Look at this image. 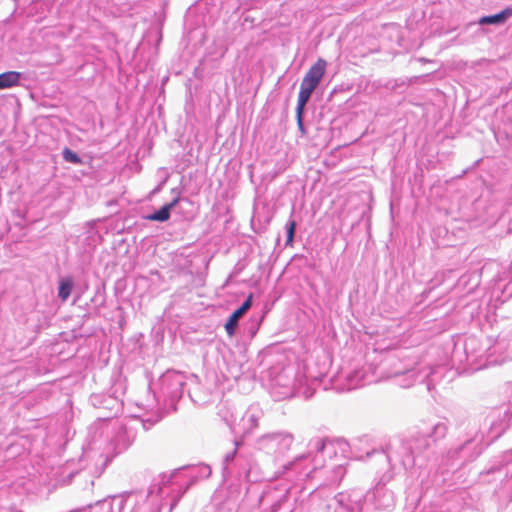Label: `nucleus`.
<instances>
[{
  "mask_svg": "<svg viewBox=\"0 0 512 512\" xmlns=\"http://www.w3.org/2000/svg\"><path fill=\"white\" fill-rule=\"evenodd\" d=\"M178 202H179V197L174 198L170 203L161 207L160 210L148 215L146 217V219L150 220V221H158V222L167 221L170 218L171 210L178 204Z\"/></svg>",
  "mask_w": 512,
  "mask_h": 512,
  "instance_id": "nucleus-14",
  "label": "nucleus"
},
{
  "mask_svg": "<svg viewBox=\"0 0 512 512\" xmlns=\"http://www.w3.org/2000/svg\"><path fill=\"white\" fill-rule=\"evenodd\" d=\"M337 471H338L339 474L343 475L344 469H343L342 465H338Z\"/></svg>",
  "mask_w": 512,
  "mask_h": 512,
  "instance_id": "nucleus-24",
  "label": "nucleus"
},
{
  "mask_svg": "<svg viewBox=\"0 0 512 512\" xmlns=\"http://www.w3.org/2000/svg\"><path fill=\"white\" fill-rule=\"evenodd\" d=\"M159 384L161 393L171 401H175L183 395L186 377L177 371H167L161 376Z\"/></svg>",
  "mask_w": 512,
  "mask_h": 512,
  "instance_id": "nucleus-8",
  "label": "nucleus"
},
{
  "mask_svg": "<svg viewBox=\"0 0 512 512\" xmlns=\"http://www.w3.org/2000/svg\"><path fill=\"white\" fill-rule=\"evenodd\" d=\"M263 415V410L258 405L249 406L238 423V432L244 436L253 433L258 428L259 421Z\"/></svg>",
  "mask_w": 512,
  "mask_h": 512,
  "instance_id": "nucleus-9",
  "label": "nucleus"
},
{
  "mask_svg": "<svg viewBox=\"0 0 512 512\" xmlns=\"http://www.w3.org/2000/svg\"><path fill=\"white\" fill-rule=\"evenodd\" d=\"M372 494L377 509L389 510L394 506V494L384 486H376Z\"/></svg>",
  "mask_w": 512,
  "mask_h": 512,
  "instance_id": "nucleus-11",
  "label": "nucleus"
},
{
  "mask_svg": "<svg viewBox=\"0 0 512 512\" xmlns=\"http://www.w3.org/2000/svg\"><path fill=\"white\" fill-rule=\"evenodd\" d=\"M361 496L355 493H338L320 500L311 512H361Z\"/></svg>",
  "mask_w": 512,
  "mask_h": 512,
  "instance_id": "nucleus-4",
  "label": "nucleus"
},
{
  "mask_svg": "<svg viewBox=\"0 0 512 512\" xmlns=\"http://www.w3.org/2000/svg\"><path fill=\"white\" fill-rule=\"evenodd\" d=\"M310 451L297 456L284 466L285 470H295L299 474L309 476L310 473L325 465V457L336 454V446L331 441L317 438L310 442Z\"/></svg>",
  "mask_w": 512,
  "mask_h": 512,
  "instance_id": "nucleus-2",
  "label": "nucleus"
},
{
  "mask_svg": "<svg viewBox=\"0 0 512 512\" xmlns=\"http://www.w3.org/2000/svg\"><path fill=\"white\" fill-rule=\"evenodd\" d=\"M387 377H394V378H396V383L399 386H401L403 388H409L420 378V375L413 368V369H407L406 371H394L393 373L389 374Z\"/></svg>",
  "mask_w": 512,
  "mask_h": 512,
  "instance_id": "nucleus-12",
  "label": "nucleus"
},
{
  "mask_svg": "<svg viewBox=\"0 0 512 512\" xmlns=\"http://www.w3.org/2000/svg\"><path fill=\"white\" fill-rule=\"evenodd\" d=\"M236 450H237V448H234V450L232 452L227 453L225 455V457H224L225 463H229V462H231L234 459L235 454H236Z\"/></svg>",
  "mask_w": 512,
  "mask_h": 512,
  "instance_id": "nucleus-22",
  "label": "nucleus"
},
{
  "mask_svg": "<svg viewBox=\"0 0 512 512\" xmlns=\"http://www.w3.org/2000/svg\"><path fill=\"white\" fill-rule=\"evenodd\" d=\"M201 474L204 476V477H208L210 474H211V469L209 466H203L201 468Z\"/></svg>",
  "mask_w": 512,
  "mask_h": 512,
  "instance_id": "nucleus-23",
  "label": "nucleus"
},
{
  "mask_svg": "<svg viewBox=\"0 0 512 512\" xmlns=\"http://www.w3.org/2000/svg\"><path fill=\"white\" fill-rule=\"evenodd\" d=\"M173 475H160L158 478L154 479L153 483L151 484L148 494L149 495H162L163 488L166 487L172 479Z\"/></svg>",
  "mask_w": 512,
  "mask_h": 512,
  "instance_id": "nucleus-16",
  "label": "nucleus"
},
{
  "mask_svg": "<svg viewBox=\"0 0 512 512\" xmlns=\"http://www.w3.org/2000/svg\"><path fill=\"white\" fill-rule=\"evenodd\" d=\"M21 79V73L8 71L0 74V90L17 86Z\"/></svg>",
  "mask_w": 512,
  "mask_h": 512,
  "instance_id": "nucleus-15",
  "label": "nucleus"
},
{
  "mask_svg": "<svg viewBox=\"0 0 512 512\" xmlns=\"http://www.w3.org/2000/svg\"><path fill=\"white\" fill-rule=\"evenodd\" d=\"M143 427H144V429H148V427L146 426V422L145 421L143 422Z\"/></svg>",
  "mask_w": 512,
  "mask_h": 512,
  "instance_id": "nucleus-26",
  "label": "nucleus"
},
{
  "mask_svg": "<svg viewBox=\"0 0 512 512\" xmlns=\"http://www.w3.org/2000/svg\"><path fill=\"white\" fill-rule=\"evenodd\" d=\"M305 106L306 105H300V103L297 102V107H296L297 126L302 135L305 134V128H304V124H303V111H304Z\"/></svg>",
  "mask_w": 512,
  "mask_h": 512,
  "instance_id": "nucleus-19",
  "label": "nucleus"
},
{
  "mask_svg": "<svg viewBox=\"0 0 512 512\" xmlns=\"http://www.w3.org/2000/svg\"><path fill=\"white\" fill-rule=\"evenodd\" d=\"M295 228H296V222L294 220H289L286 224L287 243H290L293 241Z\"/></svg>",
  "mask_w": 512,
  "mask_h": 512,
  "instance_id": "nucleus-21",
  "label": "nucleus"
},
{
  "mask_svg": "<svg viewBox=\"0 0 512 512\" xmlns=\"http://www.w3.org/2000/svg\"><path fill=\"white\" fill-rule=\"evenodd\" d=\"M253 295L250 294L247 299L242 303V305L235 310L232 315L229 317L228 321L225 324V330L227 334L232 337L235 334V330L238 326V322L240 318L251 308L252 306Z\"/></svg>",
  "mask_w": 512,
  "mask_h": 512,
  "instance_id": "nucleus-10",
  "label": "nucleus"
},
{
  "mask_svg": "<svg viewBox=\"0 0 512 512\" xmlns=\"http://www.w3.org/2000/svg\"><path fill=\"white\" fill-rule=\"evenodd\" d=\"M294 437L287 431L267 433L259 437L256 446L259 450L271 455H283L293 444Z\"/></svg>",
  "mask_w": 512,
  "mask_h": 512,
  "instance_id": "nucleus-6",
  "label": "nucleus"
},
{
  "mask_svg": "<svg viewBox=\"0 0 512 512\" xmlns=\"http://www.w3.org/2000/svg\"><path fill=\"white\" fill-rule=\"evenodd\" d=\"M327 63L324 59H318L305 74L298 94L297 102L300 105H306L313 91L319 85L326 71Z\"/></svg>",
  "mask_w": 512,
  "mask_h": 512,
  "instance_id": "nucleus-7",
  "label": "nucleus"
},
{
  "mask_svg": "<svg viewBox=\"0 0 512 512\" xmlns=\"http://www.w3.org/2000/svg\"><path fill=\"white\" fill-rule=\"evenodd\" d=\"M73 280L71 277L62 278L59 282L58 296L62 301H66L73 289Z\"/></svg>",
  "mask_w": 512,
  "mask_h": 512,
  "instance_id": "nucleus-18",
  "label": "nucleus"
},
{
  "mask_svg": "<svg viewBox=\"0 0 512 512\" xmlns=\"http://www.w3.org/2000/svg\"><path fill=\"white\" fill-rule=\"evenodd\" d=\"M512 17V7H508L495 15L483 16L478 20L480 25H501Z\"/></svg>",
  "mask_w": 512,
  "mask_h": 512,
  "instance_id": "nucleus-13",
  "label": "nucleus"
},
{
  "mask_svg": "<svg viewBox=\"0 0 512 512\" xmlns=\"http://www.w3.org/2000/svg\"><path fill=\"white\" fill-rule=\"evenodd\" d=\"M62 155H63V159L66 162L73 163V164L81 163L80 157L75 152L70 150L69 148H65L62 152Z\"/></svg>",
  "mask_w": 512,
  "mask_h": 512,
  "instance_id": "nucleus-20",
  "label": "nucleus"
},
{
  "mask_svg": "<svg viewBox=\"0 0 512 512\" xmlns=\"http://www.w3.org/2000/svg\"><path fill=\"white\" fill-rule=\"evenodd\" d=\"M379 378L375 376L371 366H363L347 372H341L335 379V388L339 391H350L374 382Z\"/></svg>",
  "mask_w": 512,
  "mask_h": 512,
  "instance_id": "nucleus-5",
  "label": "nucleus"
},
{
  "mask_svg": "<svg viewBox=\"0 0 512 512\" xmlns=\"http://www.w3.org/2000/svg\"><path fill=\"white\" fill-rule=\"evenodd\" d=\"M319 494H320V492H318V493H316V494H314V495H313V498H312V499H313V501H315L316 497H317Z\"/></svg>",
  "mask_w": 512,
  "mask_h": 512,
  "instance_id": "nucleus-25",
  "label": "nucleus"
},
{
  "mask_svg": "<svg viewBox=\"0 0 512 512\" xmlns=\"http://www.w3.org/2000/svg\"><path fill=\"white\" fill-rule=\"evenodd\" d=\"M448 431L447 423L439 421L435 423L429 431L418 433L410 439L402 442L395 451L405 469L413 467L416 458L431 444L437 443L443 439Z\"/></svg>",
  "mask_w": 512,
  "mask_h": 512,
  "instance_id": "nucleus-1",
  "label": "nucleus"
},
{
  "mask_svg": "<svg viewBox=\"0 0 512 512\" xmlns=\"http://www.w3.org/2000/svg\"><path fill=\"white\" fill-rule=\"evenodd\" d=\"M305 377L295 374L293 371H283L275 379L271 387V395L275 400L281 401L293 396H304L308 398L312 392L304 388Z\"/></svg>",
  "mask_w": 512,
  "mask_h": 512,
  "instance_id": "nucleus-3",
  "label": "nucleus"
},
{
  "mask_svg": "<svg viewBox=\"0 0 512 512\" xmlns=\"http://www.w3.org/2000/svg\"><path fill=\"white\" fill-rule=\"evenodd\" d=\"M470 443H471V440H467L463 444L449 449L448 452L446 453V455L443 456V459H442L443 464L449 465L451 462H453L455 459H457L459 457L460 453H462L464 451V449L467 447V445H469Z\"/></svg>",
  "mask_w": 512,
  "mask_h": 512,
  "instance_id": "nucleus-17",
  "label": "nucleus"
}]
</instances>
